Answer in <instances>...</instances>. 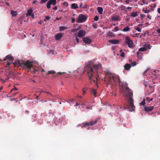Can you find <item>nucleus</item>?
<instances>
[{
  "label": "nucleus",
  "mask_w": 160,
  "mask_h": 160,
  "mask_svg": "<svg viewBox=\"0 0 160 160\" xmlns=\"http://www.w3.org/2000/svg\"><path fill=\"white\" fill-rule=\"evenodd\" d=\"M85 69L87 70L89 79L92 80V77H95L97 82L99 79L105 81V76L101 72L102 70L101 65L98 64H88L85 65Z\"/></svg>",
  "instance_id": "nucleus-1"
},
{
  "label": "nucleus",
  "mask_w": 160,
  "mask_h": 160,
  "mask_svg": "<svg viewBox=\"0 0 160 160\" xmlns=\"http://www.w3.org/2000/svg\"><path fill=\"white\" fill-rule=\"evenodd\" d=\"M109 77L110 80L112 79L114 81H115L116 78H117V79H118L119 83H121V84H120L121 87H124L126 86V87L125 90V93L126 96L127 97H128L129 98L128 101L129 106L128 108L130 109V111L131 112L134 111V108H135V106L133 105V99L132 98V92L131 90L127 87V84L126 82L123 81L121 82L119 80V77L117 78L114 76H112L111 77L109 76Z\"/></svg>",
  "instance_id": "nucleus-2"
},
{
  "label": "nucleus",
  "mask_w": 160,
  "mask_h": 160,
  "mask_svg": "<svg viewBox=\"0 0 160 160\" xmlns=\"http://www.w3.org/2000/svg\"><path fill=\"white\" fill-rule=\"evenodd\" d=\"M29 61H27L26 62L23 60L21 61H15L13 63L14 66L17 67L18 69L19 67L21 66L24 69H25L26 67H27V64H28L29 63Z\"/></svg>",
  "instance_id": "nucleus-3"
},
{
  "label": "nucleus",
  "mask_w": 160,
  "mask_h": 160,
  "mask_svg": "<svg viewBox=\"0 0 160 160\" xmlns=\"http://www.w3.org/2000/svg\"><path fill=\"white\" fill-rule=\"evenodd\" d=\"M29 63L27 64L25 69L27 70L28 72H31L32 73H34L38 71V69L34 68L32 65V62L29 61Z\"/></svg>",
  "instance_id": "nucleus-4"
},
{
  "label": "nucleus",
  "mask_w": 160,
  "mask_h": 160,
  "mask_svg": "<svg viewBox=\"0 0 160 160\" xmlns=\"http://www.w3.org/2000/svg\"><path fill=\"white\" fill-rule=\"evenodd\" d=\"M125 42L128 44V47L131 48H133L134 46V43L130 37L127 36L125 39Z\"/></svg>",
  "instance_id": "nucleus-5"
},
{
  "label": "nucleus",
  "mask_w": 160,
  "mask_h": 160,
  "mask_svg": "<svg viewBox=\"0 0 160 160\" xmlns=\"http://www.w3.org/2000/svg\"><path fill=\"white\" fill-rule=\"evenodd\" d=\"M98 120L97 119L95 120H91L89 122H85L82 124L81 125V127L83 128L85 127L86 126H92L95 124V123L98 122Z\"/></svg>",
  "instance_id": "nucleus-6"
},
{
  "label": "nucleus",
  "mask_w": 160,
  "mask_h": 160,
  "mask_svg": "<svg viewBox=\"0 0 160 160\" xmlns=\"http://www.w3.org/2000/svg\"><path fill=\"white\" fill-rule=\"evenodd\" d=\"M87 19V17L82 14L79 15L77 22L78 23H81L85 22Z\"/></svg>",
  "instance_id": "nucleus-7"
},
{
  "label": "nucleus",
  "mask_w": 160,
  "mask_h": 160,
  "mask_svg": "<svg viewBox=\"0 0 160 160\" xmlns=\"http://www.w3.org/2000/svg\"><path fill=\"white\" fill-rule=\"evenodd\" d=\"M57 3L56 0H49L47 2V8L48 9L50 8H51V5L52 4L53 5H55Z\"/></svg>",
  "instance_id": "nucleus-8"
},
{
  "label": "nucleus",
  "mask_w": 160,
  "mask_h": 160,
  "mask_svg": "<svg viewBox=\"0 0 160 160\" xmlns=\"http://www.w3.org/2000/svg\"><path fill=\"white\" fill-rule=\"evenodd\" d=\"M86 32L83 30L79 31L78 32L77 37L78 38L83 37L85 35Z\"/></svg>",
  "instance_id": "nucleus-9"
},
{
  "label": "nucleus",
  "mask_w": 160,
  "mask_h": 160,
  "mask_svg": "<svg viewBox=\"0 0 160 160\" xmlns=\"http://www.w3.org/2000/svg\"><path fill=\"white\" fill-rule=\"evenodd\" d=\"M84 70H86L87 71V70L85 69V66L84 67V68L82 67H80L78 68L77 70L78 72L80 74H82L83 73Z\"/></svg>",
  "instance_id": "nucleus-10"
},
{
  "label": "nucleus",
  "mask_w": 160,
  "mask_h": 160,
  "mask_svg": "<svg viewBox=\"0 0 160 160\" xmlns=\"http://www.w3.org/2000/svg\"><path fill=\"white\" fill-rule=\"evenodd\" d=\"M111 19L114 21L120 20V16L119 15H113L112 16Z\"/></svg>",
  "instance_id": "nucleus-11"
},
{
  "label": "nucleus",
  "mask_w": 160,
  "mask_h": 160,
  "mask_svg": "<svg viewBox=\"0 0 160 160\" xmlns=\"http://www.w3.org/2000/svg\"><path fill=\"white\" fill-rule=\"evenodd\" d=\"M83 41L86 43L89 44L91 42V40L88 37H84L82 38Z\"/></svg>",
  "instance_id": "nucleus-12"
},
{
  "label": "nucleus",
  "mask_w": 160,
  "mask_h": 160,
  "mask_svg": "<svg viewBox=\"0 0 160 160\" xmlns=\"http://www.w3.org/2000/svg\"><path fill=\"white\" fill-rule=\"evenodd\" d=\"M153 109V106L145 107L144 108V110L146 112H150Z\"/></svg>",
  "instance_id": "nucleus-13"
},
{
  "label": "nucleus",
  "mask_w": 160,
  "mask_h": 160,
  "mask_svg": "<svg viewBox=\"0 0 160 160\" xmlns=\"http://www.w3.org/2000/svg\"><path fill=\"white\" fill-rule=\"evenodd\" d=\"M62 37V34L61 33H58L55 36V38L57 40H59Z\"/></svg>",
  "instance_id": "nucleus-14"
},
{
  "label": "nucleus",
  "mask_w": 160,
  "mask_h": 160,
  "mask_svg": "<svg viewBox=\"0 0 160 160\" xmlns=\"http://www.w3.org/2000/svg\"><path fill=\"white\" fill-rule=\"evenodd\" d=\"M108 42L113 44H118L119 41L118 40L111 39L108 40Z\"/></svg>",
  "instance_id": "nucleus-15"
},
{
  "label": "nucleus",
  "mask_w": 160,
  "mask_h": 160,
  "mask_svg": "<svg viewBox=\"0 0 160 160\" xmlns=\"http://www.w3.org/2000/svg\"><path fill=\"white\" fill-rule=\"evenodd\" d=\"M131 67L130 64L128 63H126L124 66V69L126 70H129L131 68Z\"/></svg>",
  "instance_id": "nucleus-16"
},
{
  "label": "nucleus",
  "mask_w": 160,
  "mask_h": 160,
  "mask_svg": "<svg viewBox=\"0 0 160 160\" xmlns=\"http://www.w3.org/2000/svg\"><path fill=\"white\" fill-rule=\"evenodd\" d=\"M6 59H8L9 60H12L13 59V57L12 56H10V55H7L5 58L3 60V61H6Z\"/></svg>",
  "instance_id": "nucleus-17"
},
{
  "label": "nucleus",
  "mask_w": 160,
  "mask_h": 160,
  "mask_svg": "<svg viewBox=\"0 0 160 160\" xmlns=\"http://www.w3.org/2000/svg\"><path fill=\"white\" fill-rule=\"evenodd\" d=\"M32 11H33V10L32 8L28 9L27 11V13L26 14V15L27 16H31L32 15Z\"/></svg>",
  "instance_id": "nucleus-18"
},
{
  "label": "nucleus",
  "mask_w": 160,
  "mask_h": 160,
  "mask_svg": "<svg viewBox=\"0 0 160 160\" xmlns=\"http://www.w3.org/2000/svg\"><path fill=\"white\" fill-rule=\"evenodd\" d=\"M97 10L98 12V13L101 14H102V12L103 11V8L102 7H98L97 8Z\"/></svg>",
  "instance_id": "nucleus-19"
},
{
  "label": "nucleus",
  "mask_w": 160,
  "mask_h": 160,
  "mask_svg": "<svg viewBox=\"0 0 160 160\" xmlns=\"http://www.w3.org/2000/svg\"><path fill=\"white\" fill-rule=\"evenodd\" d=\"M71 7L72 8L76 9L78 7V5L77 4L73 3L71 5Z\"/></svg>",
  "instance_id": "nucleus-20"
},
{
  "label": "nucleus",
  "mask_w": 160,
  "mask_h": 160,
  "mask_svg": "<svg viewBox=\"0 0 160 160\" xmlns=\"http://www.w3.org/2000/svg\"><path fill=\"white\" fill-rule=\"evenodd\" d=\"M11 14L13 16H16L17 15V12L16 11H13L12 10L11 12Z\"/></svg>",
  "instance_id": "nucleus-21"
},
{
  "label": "nucleus",
  "mask_w": 160,
  "mask_h": 160,
  "mask_svg": "<svg viewBox=\"0 0 160 160\" xmlns=\"http://www.w3.org/2000/svg\"><path fill=\"white\" fill-rule=\"evenodd\" d=\"M91 93L93 94L95 97H96L97 93L96 90L94 89H92L91 91Z\"/></svg>",
  "instance_id": "nucleus-22"
},
{
  "label": "nucleus",
  "mask_w": 160,
  "mask_h": 160,
  "mask_svg": "<svg viewBox=\"0 0 160 160\" xmlns=\"http://www.w3.org/2000/svg\"><path fill=\"white\" fill-rule=\"evenodd\" d=\"M130 15L132 17H136L138 16V14L137 12H132L131 13Z\"/></svg>",
  "instance_id": "nucleus-23"
},
{
  "label": "nucleus",
  "mask_w": 160,
  "mask_h": 160,
  "mask_svg": "<svg viewBox=\"0 0 160 160\" xmlns=\"http://www.w3.org/2000/svg\"><path fill=\"white\" fill-rule=\"evenodd\" d=\"M107 35L108 36L110 37H114L115 36L114 34L111 32H108Z\"/></svg>",
  "instance_id": "nucleus-24"
},
{
  "label": "nucleus",
  "mask_w": 160,
  "mask_h": 160,
  "mask_svg": "<svg viewBox=\"0 0 160 160\" xmlns=\"http://www.w3.org/2000/svg\"><path fill=\"white\" fill-rule=\"evenodd\" d=\"M147 48L146 47H143L139 49V51L143 52L146 50Z\"/></svg>",
  "instance_id": "nucleus-25"
},
{
  "label": "nucleus",
  "mask_w": 160,
  "mask_h": 160,
  "mask_svg": "<svg viewBox=\"0 0 160 160\" xmlns=\"http://www.w3.org/2000/svg\"><path fill=\"white\" fill-rule=\"evenodd\" d=\"M68 29L67 27L61 26L59 27V30L60 31H63Z\"/></svg>",
  "instance_id": "nucleus-26"
},
{
  "label": "nucleus",
  "mask_w": 160,
  "mask_h": 160,
  "mask_svg": "<svg viewBox=\"0 0 160 160\" xmlns=\"http://www.w3.org/2000/svg\"><path fill=\"white\" fill-rule=\"evenodd\" d=\"M56 73V72L54 70H51L48 71V73L46 75H48L50 74H54Z\"/></svg>",
  "instance_id": "nucleus-27"
},
{
  "label": "nucleus",
  "mask_w": 160,
  "mask_h": 160,
  "mask_svg": "<svg viewBox=\"0 0 160 160\" xmlns=\"http://www.w3.org/2000/svg\"><path fill=\"white\" fill-rule=\"evenodd\" d=\"M120 56L122 57H124L125 54L122 50H121L120 51Z\"/></svg>",
  "instance_id": "nucleus-28"
},
{
  "label": "nucleus",
  "mask_w": 160,
  "mask_h": 160,
  "mask_svg": "<svg viewBox=\"0 0 160 160\" xmlns=\"http://www.w3.org/2000/svg\"><path fill=\"white\" fill-rule=\"evenodd\" d=\"M122 30L123 32H128L130 30V28L128 26H127L124 28Z\"/></svg>",
  "instance_id": "nucleus-29"
},
{
  "label": "nucleus",
  "mask_w": 160,
  "mask_h": 160,
  "mask_svg": "<svg viewBox=\"0 0 160 160\" xmlns=\"http://www.w3.org/2000/svg\"><path fill=\"white\" fill-rule=\"evenodd\" d=\"M153 100V98H150L149 97H147L146 98V101L148 102V103H149V102L152 101Z\"/></svg>",
  "instance_id": "nucleus-30"
},
{
  "label": "nucleus",
  "mask_w": 160,
  "mask_h": 160,
  "mask_svg": "<svg viewBox=\"0 0 160 160\" xmlns=\"http://www.w3.org/2000/svg\"><path fill=\"white\" fill-rule=\"evenodd\" d=\"M150 7L151 8V10L152 11H153L154 10V9L152 8H155L156 7V4L154 3V4H152L151 5Z\"/></svg>",
  "instance_id": "nucleus-31"
},
{
  "label": "nucleus",
  "mask_w": 160,
  "mask_h": 160,
  "mask_svg": "<svg viewBox=\"0 0 160 160\" xmlns=\"http://www.w3.org/2000/svg\"><path fill=\"white\" fill-rule=\"evenodd\" d=\"M142 3L141 4V5H143L144 4H148V3L146 2V0H142Z\"/></svg>",
  "instance_id": "nucleus-32"
},
{
  "label": "nucleus",
  "mask_w": 160,
  "mask_h": 160,
  "mask_svg": "<svg viewBox=\"0 0 160 160\" xmlns=\"http://www.w3.org/2000/svg\"><path fill=\"white\" fill-rule=\"evenodd\" d=\"M145 104V99H143V101L140 103L139 104L140 106H141L142 105H144Z\"/></svg>",
  "instance_id": "nucleus-33"
},
{
  "label": "nucleus",
  "mask_w": 160,
  "mask_h": 160,
  "mask_svg": "<svg viewBox=\"0 0 160 160\" xmlns=\"http://www.w3.org/2000/svg\"><path fill=\"white\" fill-rule=\"evenodd\" d=\"M8 73L10 75H14V72L12 71H9L8 72Z\"/></svg>",
  "instance_id": "nucleus-34"
},
{
  "label": "nucleus",
  "mask_w": 160,
  "mask_h": 160,
  "mask_svg": "<svg viewBox=\"0 0 160 160\" xmlns=\"http://www.w3.org/2000/svg\"><path fill=\"white\" fill-rule=\"evenodd\" d=\"M107 75H113V74L111 72H110L108 70H107L106 73Z\"/></svg>",
  "instance_id": "nucleus-35"
},
{
  "label": "nucleus",
  "mask_w": 160,
  "mask_h": 160,
  "mask_svg": "<svg viewBox=\"0 0 160 160\" xmlns=\"http://www.w3.org/2000/svg\"><path fill=\"white\" fill-rule=\"evenodd\" d=\"M6 77L7 78L5 79V81L8 80L10 78V75L8 73V74H7L6 75Z\"/></svg>",
  "instance_id": "nucleus-36"
},
{
  "label": "nucleus",
  "mask_w": 160,
  "mask_h": 160,
  "mask_svg": "<svg viewBox=\"0 0 160 160\" xmlns=\"http://www.w3.org/2000/svg\"><path fill=\"white\" fill-rule=\"evenodd\" d=\"M99 19V17L98 16H95L94 18V20L95 21H97Z\"/></svg>",
  "instance_id": "nucleus-37"
},
{
  "label": "nucleus",
  "mask_w": 160,
  "mask_h": 160,
  "mask_svg": "<svg viewBox=\"0 0 160 160\" xmlns=\"http://www.w3.org/2000/svg\"><path fill=\"white\" fill-rule=\"evenodd\" d=\"M78 30V28H75L74 29H72V32H77Z\"/></svg>",
  "instance_id": "nucleus-38"
},
{
  "label": "nucleus",
  "mask_w": 160,
  "mask_h": 160,
  "mask_svg": "<svg viewBox=\"0 0 160 160\" xmlns=\"http://www.w3.org/2000/svg\"><path fill=\"white\" fill-rule=\"evenodd\" d=\"M146 47L148 48L149 49H150L151 48V46L150 44H147L145 45Z\"/></svg>",
  "instance_id": "nucleus-39"
},
{
  "label": "nucleus",
  "mask_w": 160,
  "mask_h": 160,
  "mask_svg": "<svg viewBox=\"0 0 160 160\" xmlns=\"http://www.w3.org/2000/svg\"><path fill=\"white\" fill-rule=\"evenodd\" d=\"M91 78H92V80H91V81H92L93 82L95 83L97 82H96L95 80V79H96V78H95V77H92Z\"/></svg>",
  "instance_id": "nucleus-40"
},
{
  "label": "nucleus",
  "mask_w": 160,
  "mask_h": 160,
  "mask_svg": "<svg viewBox=\"0 0 160 160\" xmlns=\"http://www.w3.org/2000/svg\"><path fill=\"white\" fill-rule=\"evenodd\" d=\"M97 25L96 24L93 23L92 27L93 28L96 29L97 28Z\"/></svg>",
  "instance_id": "nucleus-41"
},
{
  "label": "nucleus",
  "mask_w": 160,
  "mask_h": 160,
  "mask_svg": "<svg viewBox=\"0 0 160 160\" xmlns=\"http://www.w3.org/2000/svg\"><path fill=\"white\" fill-rule=\"evenodd\" d=\"M132 66L134 67L136 65V62H134L131 63Z\"/></svg>",
  "instance_id": "nucleus-42"
},
{
  "label": "nucleus",
  "mask_w": 160,
  "mask_h": 160,
  "mask_svg": "<svg viewBox=\"0 0 160 160\" xmlns=\"http://www.w3.org/2000/svg\"><path fill=\"white\" fill-rule=\"evenodd\" d=\"M132 1L131 0H125V2L127 4H129L130 2H131Z\"/></svg>",
  "instance_id": "nucleus-43"
},
{
  "label": "nucleus",
  "mask_w": 160,
  "mask_h": 160,
  "mask_svg": "<svg viewBox=\"0 0 160 160\" xmlns=\"http://www.w3.org/2000/svg\"><path fill=\"white\" fill-rule=\"evenodd\" d=\"M135 29L137 31H138L139 32H141V29H140V28L138 27H137V28H136V29Z\"/></svg>",
  "instance_id": "nucleus-44"
},
{
  "label": "nucleus",
  "mask_w": 160,
  "mask_h": 160,
  "mask_svg": "<svg viewBox=\"0 0 160 160\" xmlns=\"http://www.w3.org/2000/svg\"><path fill=\"white\" fill-rule=\"evenodd\" d=\"M48 0H41L40 3L41 4H43L44 3L46 2Z\"/></svg>",
  "instance_id": "nucleus-45"
},
{
  "label": "nucleus",
  "mask_w": 160,
  "mask_h": 160,
  "mask_svg": "<svg viewBox=\"0 0 160 160\" xmlns=\"http://www.w3.org/2000/svg\"><path fill=\"white\" fill-rule=\"evenodd\" d=\"M114 31L116 32L119 30L118 28L117 27H115L114 28Z\"/></svg>",
  "instance_id": "nucleus-46"
},
{
  "label": "nucleus",
  "mask_w": 160,
  "mask_h": 160,
  "mask_svg": "<svg viewBox=\"0 0 160 160\" xmlns=\"http://www.w3.org/2000/svg\"><path fill=\"white\" fill-rule=\"evenodd\" d=\"M63 5L66 6H67L68 5V3L66 2H63Z\"/></svg>",
  "instance_id": "nucleus-47"
},
{
  "label": "nucleus",
  "mask_w": 160,
  "mask_h": 160,
  "mask_svg": "<svg viewBox=\"0 0 160 160\" xmlns=\"http://www.w3.org/2000/svg\"><path fill=\"white\" fill-rule=\"evenodd\" d=\"M126 7L124 6H123V5H122L121 6V8H122V9L123 10H124L126 8Z\"/></svg>",
  "instance_id": "nucleus-48"
},
{
  "label": "nucleus",
  "mask_w": 160,
  "mask_h": 160,
  "mask_svg": "<svg viewBox=\"0 0 160 160\" xmlns=\"http://www.w3.org/2000/svg\"><path fill=\"white\" fill-rule=\"evenodd\" d=\"M143 10L145 13H147L150 12L149 10L147 11V10H144L143 9Z\"/></svg>",
  "instance_id": "nucleus-49"
},
{
  "label": "nucleus",
  "mask_w": 160,
  "mask_h": 160,
  "mask_svg": "<svg viewBox=\"0 0 160 160\" xmlns=\"http://www.w3.org/2000/svg\"><path fill=\"white\" fill-rule=\"evenodd\" d=\"M51 18V17L49 16H46L45 17V19L46 20H49Z\"/></svg>",
  "instance_id": "nucleus-50"
},
{
  "label": "nucleus",
  "mask_w": 160,
  "mask_h": 160,
  "mask_svg": "<svg viewBox=\"0 0 160 160\" xmlns=\"http://www.w3.org/2000/svg\"><path fill=\"white\" fill-rule=\"evenodd\" d=\"M141 17L142 18V19L143 18H144L145 16L143 14H140Z\"/></svg>",
  "instance_id": "nucleus-51"
},
{
  "label": "nucleus",
  "mask_w": 160,
  "mask_h": 160,
  "mask_svg": "<svg viewBox=\"0 0 160 160\" xmlns=\"http://www.w3.org/2000/svg\"><path fill=\"white\" fill-rule=\"evenodd\" d=\"M57 73L59 74L62 75V74H65V72H58Z\"/></svg>",
  "instance_id": "nucleus-52"
},
{
  "label": "nucleus",
  "mask_w": 160,
  "mask_h": 160,
  "mask_svg": "<svg viewBox=\"0 0 160 160\" xmlns=\"http://www.w3.org/2000/svg\"><path fill=\"white\" fill-rule=\"evenodd\" d=\"M13 90L16 91L18 90V89L16 87L14 86V88H13Z\"/></svg>",
  "instance_id": "nucleus-53"
},
{
  "label": "nucleus",
  "mask_w": 160,
  "mask_h": 160,
  "mask_svg": "<svg viewBox=\"0 0 160 160\" xmlns=\"http://www.w3.org/2000/svg\"><path fill=\"white\" fill-rule=\"evenodd\" d=\"M75 19L74 18H72V23H73L75 22Z\"/></svg>",
  "instance_id": "nucleus-54"
},
{
  "label": "nucleus",
  "mask_w": 160,
  "mask_h": 160,
  "mask_svg": "<svg viewBox=\"0 0 160 160\" xmlns=\"http://www.w3.org/2000/svg\"><path fill=\"white\" fill-rule=\"evenodd\" d=\"M0 80L3 83H5V81H5V80H3L2 79H1Z\"/></svg>",
  "instance_id": "nucleus-55"
},
{
  "label": "nucleus",
  "mask_w": 160,
  "mask_h": 160,
  "mask_svg": "<svg viewBox=\"0 0 160 160\" xmlns=\"http://www.w3.org/2000/svg\"><path fill=\"white\" fill-rule=\"evenodd\" d=\"M53 9L54 10H57V7L56 6H55L53 8Z\"/></svg>",
  "instance_id": "nucleus-56"
},
{
  "label": "nucleus",
  "mask_w": 160,
  "mask_h": 160,
  "mask_svg": "<svg viewBox=\"0 0 160 160\" xmlns=\"http://www.w3.org/2000/svg\"><path fill=\"white\" fill-rule=\"evenodd\" d=\"M86 108L87 109H92V107H89L88 106V107H87Z\"/></svg>",
  "instance_id": "nucleus-57"
},
{
  "label": "nucleus",
  "mask_w": 160,
  "mask_h": 160,
  "mask_svg": "<svg viewBox=\"0 0 160 160\" xmlns=\"http://www.w3.org/2000/svg\"><path fill=\"white\" fill-rule=\"evenodd\" d=\"M147 18H149V19H151V17H150V16L148 14L147 16Z\"/></svg>",
  "instance_id": "nucleus-58"
},
{
  "label": "nucleus",
  "mask_w": 160,
  "mask_h": 160,
  "mask_svg": "<svg viewBox=\"0 0 160 160\" xmlns=\"http://www.w3.org/2000/svg\"><path fill=\"white\" fill-rule=\"evenodd\" d=\"M157 32H158V33H160V29H158L157 30Z\"/></svg>",
  "instance_id": "nucleus-59"
},
{
  "label": "nucleus",
  "mask_w": 160,
  "mask_h": 160,
  "mask_svg": "<svg viewBox=\"0 0 160 160\" xmlns=\"http://www.w3.org/2000/svg\"><path fill=\"white\" fill-rule=\"evenodd\" d=\"M158 13L160 14V8L158 9Z\"/></svg>",
  "instance_id": "nucleus-60"
},
{
  "label": "nucleus",
  "mask_w": 160,
  "mask_h": 160,
  "mask_svg": "<svg viewBox=\"0 0 160 160\" xmlns=\"http://www.w3.org/2000/svg\"><path fill=\"white\" fill-rule=\"evenodd\" d=\"M11 64V63L9 62H7V66H9Z\"/></svg>",
  "instance_id": "nucleus-61"
},
{
  "label": "nucleus",
  "mask_w": 160,
  "mask_h": 160,
  "mask_svg": "<svg viewBox=\"0 0 160 160\" xmlns=\"http://www.w3.org/2000/svg\"><path fill=\"white\" fill-rule=\"evenodd\" d=\"M44 92L48 93V94H50V95H52V94L51 93H50L49 92H47V91H44Z\"/></svg>",
  "instance_id": "nucleus-62"
},
{
  "label": "nucleus",
  "mask_w": 160,
  "mask_h": 160,
  "mask_svg": "<svg viewBox=\"0 0 160 160\" xmlns=\"http://www.w3.org/2000/svg\"><path fill=\"white\" fill-rule=\"evenodd\" d=\"M76 41H77V42H79V39L77 38H76Z\"/></svg>",
  "instance_id": "nucleus-63"
},
{
  "label": "nucleus",
  "mask_w": 160,
  "mask_h": 160,
  "mask_svg": "<svg viewBox=\"0 0 160 160\" xmlns=\"http://www.w3.org/2000/svg\"><path fill=\"white\" fill-rule=\"evenodd\" d=\"M61 18V17H60V18H56V20H59Z\"/></svg>",
  "instance_id": "nucleus-64"
}]
</instances>
